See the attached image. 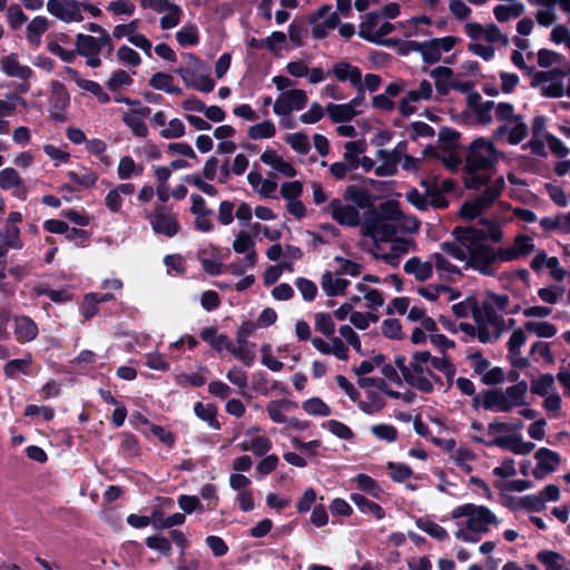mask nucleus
<instances>
[{
	"label": "nucleus",
	"instance_id": "40",
	"mask_svg": "<svg viewBox=\"0 0 570 570\" xmlns=\"http://www.w3.org/2000/svg\"><path fill=\"white\" fill-rule=\"evenodd\" d=\"M350 284V281L342 278L335 272L325 271L321 276V287L330 297L344 295Z\"/></svg>",
	"mask_w": 570,
	"mask_h": 570
},
{
	"label": "nucleus",
	"instance_id": "12",
	"mask_svg": "<svg viewBox=\"0 0 570 570\" xmlns=\"http://www.w3.org/2000/svg\"><path fill=\"white\" fill-rule=\"evenodd\" d=\"M106 49L107 53H111L114 45L110 35L104 37H94L90 35L78 33L76 36V51L86 59L87 66L98 68L102 61L100 53Z\"/></svg>",
	"mask_w": 570,
	"mask_h": 570
},
{
	"label": "nucleus",
	"instance_id": "62",
	"mask_svg": "<svg viewBox=\"0 0 570 570\" xmlns=\"http://www.w3.org/2000/svg\"><path fill=\"white\" fill-rule=\"evenodd\" d=\"M116 57L119 63L129 68H136L141 63L139 53L126 45H122L117 49Z\"/></svg>",
	"mask_w": 570,
	"mask_h": 570
},
{
	"label": "nucleus",
	"instance_id": "52",
	"mask_svg": "<svg viewBox=\"0 0 570 570\" xmlns=\"http://www.w3.org/2000/svg\"><path fill=\"white\" fill-rule=\"evenodd\" d=\"M149 85L157 90H164L168 94L179 95L181 92L180 88L175 86L174 77L166 72H156L153 75Z\"/></svg>",
	"mask_w": 570,
	"mask_h": 570
},
{
	"label": "nucleus",
	"instance_id": "22",
	"mask_svg": "<svg viewBox=\"0 0 570 570\" xmlns=\"http://www.w3.org/2000/svg\"><path fill=\"white\" fill-rule=\"evenodd\" d=\"M454 45L455 38L448 36L417 43L416 49L421 52L425 62L434 63L441 59L443 53L449 52Z\"/></svg>",
	"mask_w": 570,
	"mask_h": 570
},
{
	"label": "nucleus",
	"instance_id": "13",
	"mask_svg": "<svg viewBox=\"0 0 570 570\" xmlns=\"http://www.w3.org/2000/svg\"><path fill=\"white\" fill-rule=\"evenodd\" d=\"M394 24L385 20L377 12L365 14L358 24V36L375 45L387 46L390 40L387 37L394 31Z\"/></svg>",
	"mask_w": 570,
	"mask_h": 570
},
{
	"label": "nucleus",
	"instance_id": "43",
	"mask_svg": "<svg viewBox=\"0 0 570 570\" xmlns=\"http://www.w3.org/2000/svg\"><path fill=\"white\" fill-rule=\"evenodd\" d=\"M13 322V333L18 342H31L37 337L38 325L29 316H17Z\"/></svg>",
	"mask_w": 570,
	"mask_h": 570
},
{
	"label": "nucleus",
	"instance_id": "6",
	"mask_svg": "<svg viewBox=\"0 0 570 570\" xmlns=\"http://www.w3.org/2000/svg\"><path fill=\"white\" fill-rule=\"evenodd\" d=\"M430 353L416 352L413 354L409 364L404 356H397L395 364L402 373L404 380L421 392L430 393L433 391L432 379L434 377L429 367Z\"/></svg>",
	"mask_w": 570,
	"mask_h": 570
},
{
	"label": "nucleus",
	"instance_id": "23",
	"mask_svg": "<svg viewBox=\"0 0 570 570\" xmlns=\"http://www.w3.org/2000/svg\"><path fill=\"white\" fill-rule=\"evenodd\" d=\"M528 130V125L523 121L522 116H519L500 125L494 130L493 137L498 140H505L510 145H518L527 137Z\"/></svg>",
	"mask_w": 570,
	"mask_h": 570
},
{
	"label": "nucleus",
	"instance_id": "4",
	"mask_svg": "<svg viewBox=\"0 0 570 570\" xmlns=\"http://www.w3.org/2000/svg\"><path fill=\"white\" fill-rule=\"evenodd\" d=\"M464 32L471 39L468 50L485 61H490L494 57V43L508 45L509 42L508 36L502 33L494 23L466 22Z\"/></svg>",
	"mask_w": 570,
	"mask_h": 570
},
{
	"label": "nucleus",
	"instance_id": "16",
	"mask_svg": "<svg viewBox=\"0 0 570 570\" xmlns=\"http://www.w3.org/2000/svg\"><path fill=\"white\" fill-rule=\"evenodd\" d=\"M146 218L156 234L174 237L179 232L177 215L165 206H156L151 213L146 214Z\"/></svg>",
	"mask_w": 570,
	"mask_h": 570
},
{
	"label": "nucleus",
	"instance_id": "60",
	"mask_svg": "<svg viewBox=\"0 0 570 570\" xmlns=\"http://www.w3.org/2000/svg\"><path fill=\"white\" fill-rule=\"evenodd\" d=\"M134 82L129 72L124 69L115 70L106 82L110 91H118L125 87L131 86Z\"/></svg>",
	"mask_w": 570,
	"mask_h": 570
},
{
	"label": "nucleus",
	"instance_id": "46",
	"mask_svg": "<svg viewBox=\"0 0 570 570\" xmlns=\"http://www.w3.org/2000/svg\"><path fill=\"white\" fill-rule=\"evenodd\" d=\"M200 337L217 352L228 351L232 348V341L228 338V336L218 333L217 328L214 326L202 330Z\"/></svg>",
	"mask_w": 570,
	"mask_h": 570
},
{
	"label": "nucleus",
	"instance_id": "51",
	"mask_svg": "<svg viewBox=\"0 0 570 570\" xmlns=\"http://www.w3.org/2000/svg\"><path fill=\"white\" fill-rule=\"evenodd\" d=\"M142 173L144 166L137 164L130 156H125L119 160L117 174L120 179L127 180L132 176H141Z\"/></svg>",
	"mask_w": 570,
	"mask_h": 570
},
{
	"label": "nucleus",
	"instance_id": "14",
	"mask_svg": "<svg viewBox=\"0 0 570 570\" xmlns=\"http://www.w3.org/2000/svg\"><path fill=\"white\" fill-rule=\"evenodd\" d=\"M466 517L465 527L474 533L487 532L489 524L497 523L495 515L487 507L466 503L452 511V518Z\"/></svg>",
	"mask_w": 570,
	"mask_h": 570
},
{
	"label": "nucleus",
	"instance_id": "42",
	"mask_svg": "<svg viewBox=\"0 0 570 570\" xmlns=\"http://www.w3.org/2000/svg\"><path fill=\"white\" fill-rule=\"evenodd\" d=\"M0 188L3 190L16 189L14 196L21 199L26 198L23 180L14 168L7 167L0 170Z\"/></svg>",
	"mask_w": 570,
	"mask_h": 570
},
{
	"label": "nucleus",
	"instance_id": "3",
	"mask_svg": "<svg viewBox=\"0 0 570 570\" xmlns=\"http://www.w3.org/2000/svg\"><path fill=\"white\" fill-rule=\"evenodd\" d=\"M499 153L494 145L478 138L469 147L464 165V184L469 189H479L489 180L488 169L498 161Z\"/></svg>",
	"mask_w": 570,
	"mask_h": 570
},
{
	"label": "nucleus",
	"instance_id": "8",
	"mask_svg": "<svg viewBox=\"0 0 570 570\" xmlns=\"http://www.w3.org/2000/svg\"><path fill=\"white\" fill-rule=\"evenodd\" d=\"M472 317L479 330V342L489 344L497 342L505 330V322L502 315L490 304H482L474 307Z\"/></svg>",
	"mask_w": 570,
	"mask_h": 570
},
{
	"label": "nucleus",
	"instance_id": "57",
	"mask_svg": "<svg viewBox=\"0 0 570 570\" xmlns=\"http://www.w3.org/2000/svg\"><path fill=\"white\" fill-rule=\"evenodd\" d=\"M208 373V370L206 366H199L198 371L196 373L186 374V373H179L175 376V381L178 385L186 386H202L206 383V374Z\"/></svg>",
	"mask_w": 570,
	"mask_h": 570
},
{
	"label": "nucleus",
	"instance_id": "37",
	"mask_svg": "<svg viewBox=\"0 0 570 570\" xmlns=\"http://www.w3.org/2000/svg\"><path fill=\"white\" fill-rule=\"evenodd\" d=\"M254 246V239L246 230L239 232L233 242V249L236 253L246 254L244 258L246 267H254L257 263V254Z\"/></svg>",
	"mask_w": 570,
	"mask_h": 570
},
{
	"label": "nucleus",
	"instance_id": "61",
	"mask_svg": "<svg viewBox=\"0 0 570 570\" xmlns=\"http://www.w3.org/2000/svg\"><path fill=\"white\" fill-rule=\"evenodd\" d=\"M314 326L317 332L326 337H332L335 332V323L330 313H316L314 315Z\"/></svg>",
	"mask_w": 570,
	"mask_h": 570
},
{
	"label": "nucleus",
	"instance_id": "31",
	"mask_svg": "<svg viewBox=\"0 0 570 570\" xmlns=\"http://www.w3.org/2000/svg\"><path fill=\"white\" fill-rule=\"evenodd\" d=\"M448 253H445L442 248L440 253L431 254V259L433 262V267L440 279L445 282H452L458 276H461V269L451 263Z\"/></svg>",
	"mask_w": 570,
	"mask_h": 570
},
{
	"label": "nucleus",
	"instance_id": "5",
	"mask_svg": "<svg viewBox=\"0 0 570 570\" xmlns=\"http://www.w3.org/2000/svg\"><path fill=\"white\" fill-rule=\"evenodd\" d=\"M401 220L402 213L399 205L392 200L384 202L373 215L365 218L364 234L375 240H387L399 232Z\"/></svg>",
	"mask_w": 570,
	"mask_h": 570
},
{
	"label": "nucleus",
	"instance_id": "36",
	"mask_svg": "<svg viewBox=\"0 0 570 570\" xmlns=\"http://www.w3.org/2000/svg\"><path fill=\"white\" fill-rule=\"evenodd\" d=\"M537 7L534 19L543 28L554 27L557 21L556 0H529Z\"/></svg>",
	"mask_w": 570,
	"mask_h": 570
},
{
	"label": "nucleus",
	"instance_id": "27",
	"mask_svg": "<svg viewBox=\"0 0 570 570\" xmlns=\"http://www.w3.org/2000/svg\"><path fill=\"white\" fill-rule=\"evenodd\" d=\"M259 159L264 165L271 167L277 175L287 178H294L297 175V170L293 163L288 159H285L274 149L268 148L264 150Z\"/></svg>",
	"mask_w": 570,
	"mask_h": 570
},
{
	"label": "nucleus",
	"instance_id": "11",
	"mask_svg": "<svg viewBox=\"0 0 570 570\" xmlns=\"http://www.w3.org/2000/svg\"><path fill=\"white\" fill-rule=\"evenodd\" d=\"M504 185L503 177H498L493 181L488 180L483 185L484 189L474 199L463 204L460 210L461 216L466 219L479 217L482 212L490 208L500 197Z\"/></svg>",
	"mask_w": 570,
	"mask_h": 570
},
{
	"label": "nucleus",
	"instance_id": "63",
	"mask_svg": "<svg viewBox=\"0 0 570 570\" xmlns=\"http://www.w3.org/2000/svg\"><path fill=\"white\" fill-rule=\"evenodd\" d=\"M452 70L448 67H436L431 71V77L435 80V86L441 95H445L450 87Z\"/></svg>",
	"mask_w": 570,
	"mask_h": 570
},
{
	"label": "nucleus",
	"instance_id": "29",
	"mask_svg": "<svg viewBox=\"0 0 570 570\" xmlns=\"http://www.w3.org/2000/svg\"><path fill=\"white\" fill-rule=\"evenodd\" d=\"M412 247L413 243L411 240L399 238L391 244L389 252H381L377 247V249L372 253L376 259L382 261L392 267H396L401 262V257L409 253Z\"/></svg>",
	"mask_w": 570,
	"mask_h": 570
},
{
	"label": "nucleus",
	"instance_id": "48",
	"mask_svg": "<svg viewBox=\"0 0 570 570\" xmlns=\"http://www.w3.org/2000/svg\"><path fill=\"white\" fill-rule=\"evenodd\" d=\"M228 352H230L246 366H252L256 356L255 344L239 337H236V344L232 343V348H229Z\"/></svg>",
	"mask_w": 570,
	"mask_h": 570
},
{
	"label": "nucleus",
	"instance_id": "53",
	"mask_svg": "<svg viewBox=\"0 0 570 570\" xmlns=\"http://www.w3.org/2000/svg\"><path fill=\"white\" fill-rule=\"evenodd\" d=\"M303 411L312 416L326 417L332 414L331 407L317 396L309 397L302 403Z\"/></svg>",
	"mask_w": 570,
	"mask_h": 570
},
{
	"label": "nucleus",
	"instance_id": "64",
	"mask_svg": "<svg viewBox=\"0 0 570 570\" xmlns=\"http://www.w3.org/2000/svg\"><path fill=\"white\" fill-rule=\"evenodd\" d=\"M416 525L419 529L426 532L429 535L439 541H445L449 539L448 531L443 527L439 525L433 521L420 518L416 520Z\"/></svg>",
	"mask_w": 570,
	"mask_h": 570
},
{
	"label": "nucleus",
	"instance_id": "20",
	"mask_svg": "<svg viewBox=\"0 0 570 570\" xmlns=\"http://www.w3.org/2000/svg\"><path fill=\"white\" fill-rule=\"evenodd\" d=\"M308 101L307 95L302 89H288L283 91L275 100L273 110L277 116H287L293 111L304 109Z\"/></svg>",
	"mask_w": 570,
	"mask_h": 570
},
{
	"label": "nucleus",
	"instance_id": "1",
	"mask_svg": "<svg viewBox=\"0 0 570 570\" xmlns=\"http://www.w3.org/2000/svg\"><path fill=\"white\" fill-rule=\"evenodd\" d=\"M508 220L505 217L494 216L491 219H482V227H456L453 232L454 240L443 242L441 247L452 258L463 262L465 268H472L485 276L494 275L495 268L492 267V262L483 261L481 255L484 248H494L487 244V240L494 244L503 240L502 227Z\"/></svg>",
	"mask_w": 570,
	"mask_h": 570
},
{
	"label": "nucleus",
	"instance_id": "33",
	"mask_svg": "<svg viewBox=\"0 0 570 570\" xmlns=\"http://www.w3.org/2000/svg\"><path fill=\"white\" fill-rule=\"evenodd\" d=\"M337 24V13L331 12L327 7H323L318 10L317 18L314 20L312 35L315 39H323L331 30L335 29Z\"/></svg>",
	"mask_w": 570,
	"mask_h": 570
},
{
	"label": "nucleus",
	"instance_id": "50",
	"mask_svg": "<svg viewBox=\"0 0 570 570\" xmlns=\"http://www.w3.org/2000/svg\"><path fill=\"white\" fill-rule=\"evenodd\" d=\"M194 413L212 429L219 430L220 424L217 420V407L214 404L197 402L194 406Z\"/></svg>",
	"mask_w": 570,
	"mask_h": 570
},
{
	"label": "nucleus",
	"instance_id": "55",
	"mask_svg": "<svg viewBox=\"0 0 570 570\" xmlns=\"http://www.w3.org/2000/svg\"><path fill=\"white\" fill-rule=\"evenodd\" d=\"M524 330L535 334L540 338H551L558 333L557 326L547 321H528L524 323Z\"/></svg>",
	"mask_w": 570,
	"mask_h": 570
},
{
	"label": "nucleus",
	"instance_id": "9",
	"mask_svg": "<svg viewBox=\"0 0 570 570\" xmlns=\"http://www.w3.org/2000/svg\"><path fill=\"white\" fill-rule=\"evenodd\" d=\"M533 237L519 234L514 237L513 242L508 246H500L498 248H484L482 252L483 261L492 262V267L498 263H510L519 261L534 252Z\"/></svg>",
	"mask_w": 570,
	"mask_h": 570
},
{
	"label": "nucleus",
	"instance_id": "26",
	"mask_svg": "<svg viewBox=\"0 0 570 570\" xmlns=\"http://www.w3.org/2000/svg\"><path fill=\"white\" fill-rule=\"evenodd\" d=\"M478 442H482L487 445H495L504 450H509L514 454L527 455L531 453L535 444L529 441H524L519 434L498 436L493 441L485 442L481 439H475Z\"/></svg>",
	"mask_w": 570,
	"mask_h": 570
},
{
	"label": "nucleus",
	"instance_id": "24",
	"mask_svg": "<svg viewBox=\"0 0 570 570\" xmlns=\"http://www.w3.org/2000/svg\"><path fill=\"white\" fill-rule=\"evenodd\" d=\"M537 462L532 474L535 479H543L553 473L561 463V456L558 452L548 448H540L534 453Z\"/></svg>",
	"mask_w": 570,
	"mask_h": 570
},
{
	"label": "nucleus",
	"instance_id": "15",
	"mask_svg": "<svg viewBox=\"0 0 570 570\" xmlns=\"http://www.w3.org/2000/svg\"><path fill=\"white\" fill-rule=\"evenodd\" d=\"M564 71L559 68L547 71L535 70L531 76V87L540 90L543 97L561 98L564 96Z\"/></svg>",
	"mask_w": 570,
	"mask_h": 570
},
{
	"label": "nucleus",
	"instance_id": "28",
	"mask_svg": "<svg viewBox=\"0 0 570 570\" xmlns=\"http://www.w3.org/2000/svg\"><path fill=\"white\" fill-rule=\"evenodd\" d=\"M202 268L209 275H219L224 266V257L219 248L205 245L197 252Z\"/></svg>",
	"mask_w": 570,
	"mask_h": 570
},
{
	"label": "nucleus",
	"instance_id": "45",
	"mask_svg": "<svg viewBox=\"0 0 570 570\" xmlns=\"http://www.w3.org/2000/svg\"><path fill=\"white\" fill-rule=\"evenodd\" d=\"M296 407V404L287 399L273 400L269 401L266 405V412L268 417L274 423H285L287 422L286 413Z\"/></svg>",
	"mask_w": 570,
	"mask_h": 570
},
{
	"label": "nucleus",
	"instance_id": "41",
	"mask_svg": "<svg viewBox=\"0 0 570 570\" xmlns=\"http://www.w3.org/2000/svg\"><path fill=\"white\" fill-rule=\"evenodd\" d=\"M0 70L8 77L26 80L31 77L32 70L29 66L20 63L17 55H8L0 60Z\"/></svg>",
	"mask_w": 570,
	"mask_h": 570
},
{
	"label": "nucleus",
	"instance_id": "10",
	"mask_svg": "<svg viewBox=\"0 0 570 570\" xmlns=\"http://www.w3.org/2000/svg\"><path fill=\"white\" fill-rule=\"evenodd\" d=\"M171 502L173 501H163V504L154 507L150 515H139L131 513L127 517L126 521L130 527L135 529H141L151 524L153 528L158 531L170 529L175 525H181L186 520L185 513L177 512L170 517H165L164 508H170Z\"/></svg>",
	"mask_w": 570,
	"mask_h": 570
},
{
	"label": "nucleus",
	"instance_id": "54",
	"mask_svg": "<svg viewBox=\"0 0 570 570\" xmlns=\"http://www.w3.org/2000/svg\"><path fill=\"white\" fill-rule=\"evenodd\" d=\"M276 135V127L272 120H264L256 125L249 126L247 136L252 140L269 139Z\"/></svg>",
	"mask_w": 570,
	"mask_h": 570
},
{
	"label": "nucleus",
	"instance_id": "44",
	"mask_svg": "<svg viewBox=\"0 0 570 570\" xmlns=\"http://www.w3.org/2000/svg\"><path fill=\"white\" fill-rule=\"evenodd\" d=\"M376 158L380 164L375 168V175L379 177L393 176L397 171V165L401 163L394 155L387 149L376 150Z\"/></svg>",
	"mask_w": 570,
	"mask_h": 570
},
{
	"label": "nucleus",
	"instance_id": "19",
	"mask_svg": "<svg viewBox=\"0 0 570 570\" xmlns=\"http://www.w3.org/2000/svg\"><path fill=\"white\" fill-rule=\"evenodd\" d=\"M47 11L65 23H79L85 19L78 0H48Z\"/></svg>",
	"mask_w": 570,
	"mask_h": 570
},
{
	"label": "nucleus",
	"instance_id": "56",
	"mask_svg": "<svg viewBox=\"0 0 570 570\" xmlns=\"http://www.w3.org/2000/svg\"><path fill=\"white\" fill-rule=\"evenodd\" d=\"M556 391L553 375L542 374L531 381V392L541 397L548 396Z\"/></svg>",
	"mask_w": 570,
	"mask_h": 570
},
{
	"label": "nucleus",
	"instance_id": "47",
	"mask_svg": "<svg viewBox=\"0 0 570 570\" xmlns=\"http://www.w3.org/2000/svg\"><path fill=\"white\" fill-rule=\"evenodd\" d=\"M248 184L252 188L262 197L269 198L273 197L276 189L277 184L271 179L264 178L257 171H250L247 175Z\"/></svg>",
	"mask_w": 570,
	"mask_h": 570
},
{
	"label": "nucleus",
	"instance_id": "59",
	"mask_svg": "<svg viewBox=\"0 0 570 570\" xmlns=\"http://www.w3.org/2000/svg\"><path fill=\"white\" fill-rule=\"evenodd\" d=\"M32 363V357L30 354L24 355L22 358H16L9 361L4 365V374L8 377H16L19 373L29 374V368Z\"/></svg>",
	"mask_w": 570,
	"mask_h": 570
},
{
	"label": "nucleus",
	"instance_id": "34",
	"mask_svg": "<svg viewBox=\"0 0 570 570\" xmlns=\"http://www.w3.org/2000/svg\"><path fill=\"white\" fill-rule=\"evenodd\" d=\"M272 445L271 439L265 435L252 434V432H245L244 439L237 444L240 451L252 452L258 456L268 453Z\"/></svg>",
	"mask_w": 570,
	"mask_h": 570
},
{
	"label": "nucleus",
	"instance_id": "18",
	"mask_svg": "<svg viewBox=\"0 0 570 570\" xmlns=\"http://www.w3.org/2000/svg\"><path fill=\"white\" fill-rule=\"evenodd\" d=\"M364 106V95L358 94L346 104H328L325 110L333 122H345L362 114Z\"/></svg>",
	"mask_w": 570,
	"mask_h": 570
},
{
	"label": "nucleus",
	"instance_id": "30",
	"mask_svg": "<svg viewBox=\"0 0 570 570\" xmlns=\"http://www.w3.org/2000/svg\"><path fill=\"white\" fill-rule=\"evenodd\" d=\"M149 107H139L125 111L122 114V121L136 137L145 138L148 135V128L145 119L149 116Z\"/></svg>",
	"mask_w": 570,
	"mask_h": 570
},
{
	"label": "nucleus",
	"instance_id": "38",
	"mask_svg": "<svg viewBox=\"0 0 570 570\" xmlns=\"http://www.w3.org/2000/svg\"><path fill=\"white\" fill-rule=\"evenodd\" d=\"M331 73L338 81H350L354 88L362 91V73L358 67L345 61H338L333 66Z\"/></svg>",
	"mask_w": 570,
	"mask_h": 570
},
{
	"label": "nucleus",
	"instance_id": "49",
	"mask_svg": "<svg viewBox=\"0 0 570 570\" xmlns=\"http://www.w3.org/2000/svg\"><path fill=\"white\" fill-rule=\"evenodd\" d=\"M524 11V6L520 2L509 4H499L494 7L493 14L495 19L503 23L512 19L519 18Z\"/></svg>",
	"mask_w": 570,
	"mask_h": 570
},
{
	"label": "nucleus",
	"instance_id": "58",
	"mask_svg": "<svg viewBox=\"0 0 570 570\" xmlns=\"http://www.w3.org/2000/svg\"><path fill=\"white\" fill-rule=\"evenodd\" d=\"M537 560L546 567V570H563L564 558L552 550H541L537 554Z\"/></svg>",
	"mask_w": 570,
	"mask_h": 570
},
{
	"label": "nucleus",
	"instance_id": "21",
	"mask_svg": "<svg viewBox=\"0 0 570 570\" xmlns=\"http://www.w3.org/2000/svg\"><path fill=\"white\" fill-rule=\"evenodd\" d=\"M70 97L66 87L59 81H52L48 101V111L53 121L62 122L66 120V110L69 106Z\"/></svg>",
	"mask_w": 570,
	"mask_h": 570
},
{
	"label": "nucleus",
	"instance_id": "2",
	"mask_svg": "<svg viewBox=\"0 0 570 570\" xmlns=\"http://www.w3.org/2000/svg\"><path fill=\"white\" fill-rule=\"evenodd\" d=\"M368 208H372L370 194L356 185H350L342 197L331 199L323 212L341 226L357 227L362 222L361 210Z\"/></svg>",
	"mask_w": 570,
	"mask_h": 570
},
{
	"label": "nucleus",
	"instance_id": "32",
	"mask_svg": "<svg viewBox=\"0 0 570 570\" xmlns=\"http://www.w3.org/2000/svg\"><path fill=\"white\" fill-rule=\"evenodd\" d=\"M527 332L524 326L515 328L508 340V353L513 366L523 367L528 364L527 358L521 354V348L527 342Z\"/></svg>",
	"mask_w": 570,
	"mask_h": 570
},
{
	"label": "nucleus",
	"instance_id": "39",
	"mask_svg": "<svg viewBox=\"0 0 570 570\" xmlns=\"http://www.w3.org/2000/svg\"><path fill=\"white\" fill-rule=\"evenodd\" d=\"M50 21L43 16L32 18L26 27V40L30 47L37 49L41 45L42 36L49 30Z\"/></svg>",
	"mask_w": 570,
	"mask_h": 570
},
{
	"label": "nucleus",
	"instance_id": "17",
	"mask_svg": "<svg viewBox=\"0 0 570 570\" xmlns=\"http://www.w3.org/2000/svg\"><path fill=\"white\" fill-rule=\"evenodd\" d=\"M433 95V88L429 80H421L417 88L410 89L399 101V112L404 117H410L417 111L420 101L430 100Z\"/></svg>",
	"mask_w": 570,
	"mask_h": 570
},
{
	"label": "nucleus",
	"instance_id": "25",
	"mask_svg": "<svg viewBox=\"0 0 570 570\" xmlns=\"http://www.w3.org/2000/svg\"><path fill=\"white\" fill-rule=\"evenodd\" d=\"M150 9L161 13L160 28L169 30L177 27L180 22L183 11L179 6L170 0H153Z\"/></svg>",
	"mask_w": 570,
	"mask_h": 570
},
{
	"label": "nucleus",
	"instance_id": "35",
	"mask_svg": "<svg viewBox=\"0 0 570 570\" xmlns=\"http://www.w3.org/2000/svg\"><path fill=\"white\" fill-rule=\"evenodd\" d=\"M403 268L407 275L413 276L419 282H425L432 278L434 271L431 255L428 261L413 256L405 262Z\"/></svg>",
	"mask_w": 570,
	"mask_h": 570
},
{
	"label": "nucleus",
	"instance_id": "7",
	"mask_svg": "<svg viewBox=\"0 0 570 570\" xmlns=\"http://www.w3.org/2000/svg\"><path fill=\"white\" fill-rule=\"evenodd\" d=\"M528 389L527 382L521 381L505 390H490L483 395L481 405L492 412H511L515 407L527 405Z\"/></svg>",
	"mask_w": 570,
	"mask_h": 570
}]
</instances>
